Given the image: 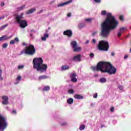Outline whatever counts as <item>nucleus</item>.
<instances>
[{
	"instance_id": "nucleus-11",
	"label": "nucleus",
	"mask_w": 131,
	"mask_h": 131,
	"mask_svg": "<svg viewBox=\"0 0 131 131\" xmlns=\"http://www.w3.org/2000/svg\"><path fill=\"white\" fill-rule=\"evenodd\" d=\"M2 100H3V101H2V104L3 105H8V104H9V101H8V100H9V98H8V96H2Z\"/></svg>"
},
{
	"instance_id": "nucleus-19",
	"label": "nucleus",
	"mask_w": 131,
	"mask_h": 131,
	"mask_svg": "<svg viewBox=\"0 0 131 131\" xmlns=\"http://www.w3.org/2000/svg\"><path fill=\"white\" fill-rule=\"evenodd\" d=\"M35 11H36V8H33L26 12V14L29 15V14H32V13H34V12H35Z\"/></svg>"
},
{
	"instance_id": "nucleus-47",
	"label": "nucleus",
	"mask_w": 131,
	"mask_h": 131,
	"mask_svg": "<svg viewBox=\"0 0 131 131\" xmlns=\"http://www.w3.org/2000/svg\"><path fill=\"white\" fill-rule=\"evenodd\" d=\"M3 19H5V16H2L0 17V20H3Z\"/></svg>"
},
{
	"instance_id": "nucleus-53",
	"label": "nucleus",
	"mask_w": 131,
	"mask_h": 131,
	"mask_svg": "<svg viewBox=\"0 0 131 131\" xmlns=\"http://www.w3.org/2000/svg\"><path fill=\"white\" fill-rule=\"evenodd\" d=\"M2 73H3V71H2V69H0V75H2Z\"/></svg>"
},
{
	"instance_id": "nucleus-23",
	"label": "nucleus",
	"mask_w": 131,
	"mask_h": 131,
	"mask_svg": "<svg viewBox=\"0 0 131 131\" xmlns=\"http://www.w3.org/2000/svg\"><path fill=\"white\" fill-rule=\"evenodd\" d=\"M73 102H74L73 99H72L71 98H69L67 100V103H68V104H69L70 105H71V104H73Z\"/></svg>"
},
{
	"instance_id": "nucleus-14",
	"label": "nucleus",
	"mask_w": 131,
	"mask_h": 131,
	"mask_svg": "<svg viewBox=\"0 0 131 131\" xmlns=\"http://www.w3.org/2000/svg\"><path fill=\"white\" fill-rule=\"evenodd\" d=\"M73 2L72 0H70L68 2H64V3H60L59 4H58L57 5L58 7H64V6H66V5H69V4H71V2Z\"/></svg>"
},
{
	"instance_id": "nucleus-36",
	"label": "nucleus",
	"mask_w": 131,
	"mask_h": 131,
	"mask_svg": "<svg viewBox=\"0 0 131 131\" xmlns=\"http://www.w3.org/2000/svg\"><path fill=\"white\" fill-rule=\"evenodd\" d=\"M118 88L120 91H123V86L119 85L118 86Z\"/></svg>"
},
{
	"instance_id": "nucleus-39",
	"label": "nucleus",
	"mask_w": 131,
	"mask_h": 131,
	"mask_svg": "<svg viewBox=\"0 0 131 131\" xmlns=\"http://www.w3.org/2000/svg\"><path fill=\"white\" fill-rule=\"evenodd\" d=\"M95 3L97 4L101 3V0H94Z\"/></svg>"
},
{
	"instance_id": "nucleus-10",
	"label": "nucleus",
	"mask_w": 131,
	"mask_h": 131,
	"mask_svg": "<svg viewBox=\"0 0 131 131\" xmlns=\"http://www.w3.org/2000/svg\"><path fill=\"white\" fill-rule=\"evenodd\" d=\"M72 60L74 62H80L81 61V55L79 54L73 56Z\"/></svg>"
},
{
	"instance_id": "nucleus-29",
	"label": "nucleus",
	"mask_w": 131,
	"mask_h": 131,
	"mask_svg": "<svg viewBox=\"0 0 131 131\" xmlns=\"http://www.w3.org/2000/svg\"><path fill=\"white\" fill-rule=\"evenodd\" d=\"M84 128H85V125H84L83 124L81 125L79 127L80 130H83V129H84Z\"/></svg>"
},
{
	"instance_id": "nucleus-27",
	"label": "nucleus",
	"mask_w": 131,
	"mask_h": 131,
	"mask_svg": "<svg viewBox=\"0 0 131 131\" xmlns=\"http://www.w3.org/2000/svg\"><path fill=\"white\" fill-rule=\"evenodd\" d=\"M25 9V5H22L17 8L18 11H22Z\"/></svg>"
},
{
	"instance_id": "nucleus-24",
	"label": "nucleus",
	"mask_w": 131,
	"mask_h": 131,
	"mask_svg": "<svg viewBox=\"0 0 131 131\" xmlns=\"http://www.w3.org/2000/svg\"><path fill=\"white\" fill-rule=\"evenodd\" d=\"M50 89H51V87L50 86H45L43 88V91L44 92H48V91H50Z\"/></svg>"
},
{
	"instance_id": "nucleus-17",
	"label": "nucleus",
	"mask_w": 131,
	"mask_h": 131,
	"mask_svg": "<svg viewBox=\"0 0 131 131\" xmlns=\"http://www.w3.org/2000/svg\"><path fill=\"white\" fill-rule=\"evenodd\" d=\"M49 34L48 33H44L43 36L41 37V39L43 41H46L47 40V38H49Z\"/></svg>"
},
{
	"instance_id": "nucleus-3",
	"label": "nucleus",
	"mask_w": 131,
	"mask_h": 131,
	"mask_svg": "<svg viewBox=\"0 0 131 131\" xmlns=\"http://www.w3.org/2000/svg\"><path fill=\"white\" fill-rule=\"evenodd\" d=\"M33 68L40 73L47 72L48 65L43 63V59L41 57L35 58L33 59Z\"/></svg>"
},
{
	"instance_id": "nucleus-21",
	"label": "nucleus",
	"mask_w": 131,
	"mask_h": 131,
	"mask_svg": "<svg viewBox=\"0 0 131 131\" xmlns=\"http://www.w3.org/2000/svg\"><path fill=\"white\" fill-rule=\"evenodd\" d=\"M74 98L75 99H77L78 100H82L83 99V97L82 96L78 94L75 95L74 96Z\"/></svg>"
},
{
	"instance_id": "nucleus-34",
	"label": "nucleus",
	"mask_w": 131,
	"mask_h": 131,
	"mask_svg": "<svg viewBox=\"0 0 131 131\" xmlns=\"http://www.w3.org/2000/svg\"><path fill=\"white\" fill-rule=\"evenodd\" d=\"M71 81L73 82H76V81H77V79L76 78H71Z\"/></svg>"
},
{
	"instance_id": "nucleus-6",
	"label": "nucleus",
	"mask_w": 131,
	"mask_h": 131,
	"mask_svg": "<svg viewBox=\"0 0 131 131\" xmlns=\"http://www.w3.org/2000/svg\"><path fill=\"white\" fill-rule=\"evenodd\" d=\"M8 127V121L7 118L2 115H0V131H4Z\"/></svg>"
},
{
	"instance_id": "nucleus-48",
	"label": "nucleus",
	"mask_w": 131,
	"mask_h": 131,
	"mask_svg": "<svg viewBox=\"0 0 131 131\" xmlns=\"http://www.w3.org/2000/svg\"><path fill=\"white\" fill-rule=\"evenodd\" d=\"M89 42H90V40H87L85 42V45H88V43H89Z\"/></svg>"
},
{
	"instance_id": "nucleus-40",
	"label": "nucleus",
	"mask_w": 131,
	"mask_h": 131,
	"mask_svg": "<svg viewBox=\"0 0 131 131\" xmlns=\"http://www.w3.org/2000/svg\"><path fill=\"white\" fill-rule=\"evenodd\" d=\"M90 58H94V57H95V55L94 54V53H90Z\"/></svg>"
},
{
	"instance_id": "nucleus-41",
	"label": "nucleus",
	"mask_w": 131,
	"mask_h": 131,
	"mask_svg": "<svg viewBox=\"0 0 131 131\" xmlns=\"http://www.w3.org/2000/svg\"><path fill=\"white\" fill-rule=\"evenodd\" d=\"M92 42H93V43L94 45H96V42H97V40L95 39H92Z\"/></svg>"
},
{
	"instance_id": "nucleus-32",
	"label": "nucleus",
	"mask_w": 131,
	"mask_h": 131,
	"mask_svg": "<svg viewBox=\"0 0 131 131\" xmlns=\"http://www.w3.org/2000/svg\"><path fill=\"white\" fill-rule=\"evenodd\" d=\"M71 78H75L76 77V74L73 73L71 74Z\"/></svg>"
},
{
	"instance_id": "nucleus-35",
	"label": "nucleus",
	"mask_w": 131,
	"mask_h": 131,
	"mask_svg": "<svg viewBox=\"0 0 131 131\" xmlns=\"http://www.w3.org/2000/svg\"><path fill=\"white\" fill-rule=\"evenodd\" d=\"M119 19L121 21H124V17H123V15H120Z\"/></svg>"
},
{
	"instance_id": "nucleus-20",
	"label": "nucleus",
	"mask_w": 131,
	"mask_h": 131,
	"mask_svg": "<svg viewBox=\"0 0 131 131\" xmlns=\"http://www.w3.org/2000/svg\"><path fill=\"white\" fill-rule=\"evenodd\" d=\"M61 69L62 71H65L66 70H68V69H69V66L67 65L62 66L61 68Z\"/></svg>"
},
{
	"instance_id": "nucleus-46",
	"label": "nucleus",
	"mask_w": 131,
	"mask_h": 131,
	"mask_svg": "<svg viewBox=\"0 0 131 131\" xmlns=\"http://www.w3.org/2000/svg\"><path fill=\"white\" fill-rule=\"evenodd\" d=\"M1 7H4V6H5V3H4V2L1 3Z\"/></svg>"
},
{
	"instance_id": "nucleus-50",
	"label": "nucleus",
	"mask_w": 131,
	"mask_h": 131,
	"mask_svg": "<svg viewBox=\"0 0 131 131\" xmlns=\"http://www.w3.org/2000/svg\"><path fill=\"white\" fill-rule=\"evenodd\" d=\"M115 55V53L114 52H112L111 55H112L113 57H114Z\"/></svg>"
},
{
	"instance_id": "nucleus-57",
	"label": "nucleus",
	"mask_w": 131,
	"mask_h": 131,
	"mask_svg": "<svg viewBox=\"0 0 131 131\" xmlns=\"http://www.w3.org/2000/svg\"><path fill=\"white\" fill-rule=\"evenodd\" d=\"M30 36H32V34H30Z\"/></svg>"
},
{
	"instance_id": "nucleus-54",
	"label": "nucleus",
	"mask_w": 131,
	"mask_h": 131,
	"mask_svg": "<svg viewBox=\"0 0 131 131\" xmlns=\"http://www.w3.org/2000/svg\"><path fill=\"white\" fill-rule=\"evenodd\" d=\"M93 35H96V34H97V32H94L93 33Z\"/></svg>"
},
{
	"instance_id": "nucleus-31",
	"label": "nucleus",
	"mask_w": 131,
	"mask_h": 131,
	"mask_svg": "<svg viewBox=\"0 0 131 131\" xmlns=\"http://www.w3.org/2000/svg\"><path fill=\"white\" fill-rule=\"evenodd\" d=\"M68 123H67V122H63L60 123V125L62 126H66V125H68Z\"/></svg>"
},
{
	"instance_id": "nucleus-42",
	"label": "nucleus",
	"mask_w": 131,
	"mask_h": 131,
	"mask_svg": "<svg viewBox=\"0 0 131 131\" xmlns=\"http://www.w3.org/2000/svg\"><path fill=\"white\" fill-rule=\"evenodd\" d=\"M127 58H128V55H126L124 56V59L125 60H126V59H127Z\"/></svg>"
},
{
	"instance_id": "nucleus-58",
	"label": "nucleus",
	"mask_w": 131,
	"mask_h": 131,
	"mask_svg": "<svg viewBox=\"0 0 131 131\" xmlns=\"http://www.w3.org/2000/svg\"><path fill=\"white\" fill-rule=\"evenodd\" d=\"M52 3H55V1H52Z\"/></svg>"
},
{
	"instance_id": "nucleus-38",
	"label": "nucleus",
	"mask_w": 131,
	"mask_h": 131,
	"mask_svg": "<svg viewBox=\"0 0 131 131\" xmlns=\"http://www.w3.org/2000/svg\"><path fill=\"white\" fill-rule=\"evenodd\" d=\"M93 98H94L95 99L98 98V94L97 93L94 94L93 95Z\"/></svg>"
},
{
	"instance_id": "nucleus-26",
	"label": "nucleus",
	"mask_w": 131,
	"mask_h": 131,
	"mask_svg": "<svg viewBox=\"0 0 131 131\" xmlns=\"http://www.w3.org/2000/svg\"><path fill=\"white\" fill-rule=\"evenodd\" d=\"M68 93L70 95H72V94H74V90H73V89H69L68 90Z\"/></svg>"
},
{
	"instance_id": "nucleus-49",
	"label": "nucleus",
	"mask_w": 131,
	"mask_h": 131,
	"mask_svg": "<svg viewBox=\"0 0 131 131\" xmlns=\"http://www.w3.org/2000/svg\"><path fill=\"white\" fill-rule=\"evenodd\" d=\"M67 16H68V17H71V13H68V15H67Z\"/></svg>"
},
{
	"instance_id": "nucleus-45",
	"label": "nucleus",
	"mask_w": 131,
	"mask_h": 131,
	"mask_svg": "<svg viewBox=\"0 0 131 131\" xmlns=\"http://www.w3.org/2000/svg\"><path fill=\"white\" fill-rule=\"evenodd\" d=\"M22 45H23V46H25L26 47H27V44L26 42H23L22 43Z\"/></svg>"
},
{
	"instance_id": "nucleus-55",
	"label": "nucleus",
	"mask_w": 131,
	"mask_h": 131,
	"mask_svg": "<svg viewBox=\"0 0 131 131\" xmlns=\"http://www.w3.org/2000/svg\"><path fill=\"white\" fill-rule=\"evenodd\" d=\"M104 127V125H101V128Z\"/></svg>"
},
{
	"instance_id": "nucleus-12",
	"label": "nucleus",
	"mask_w": 131,
	"mask_h": 131,
	"mask_svg": "<svg viewBox=\"0 0 131 131\" xmlns=\"http://www.w3.org/2000/svg\"><path fill=\"white\" fill-rule=\"evenodd\" d=\"M10 38H12V36H8L7 35H3L0 37V41H5V40H9Z\"/></svg>"
},
{
	"instance_id": "nucleus-43",
	"label": "nucleus",
	"mask_w": 131,
	"mask_h": 131,
	"mask_svg": "<svg viewBox=\"0 0 131 131\" xmlns=\"http://www.w3.org/2000/svg\"><path fill=\"white\" fill-rule=\"evenodd\" d=\"M12 113H13V114H16L17 111H16L15 110H13L12 111Z\"/></svg>"
},
{
	"instance_id": "nucleus-44",
	"label": "nucleus",
	"mask_w": 131,
	"mask_h": 131,
	"mask_svg": "<svg viewBox=\"0 0 131 131\" xmlns=\"http://www.w3.org/2000/svg\"><path fill=\"white\" fill-rule=\"evenodd\" d=\"M110 111L111 112H114V107H111L110 109Z\"/></svg>"
},
{
	"instance_id": "nucleus-16",
	"label": "nucleus",
	"mask_w": 131,
	"mask_h": 131,
	"mask_svg": "<svg viewBox=\"0 0 131 131\" xmlns=\"http://www.w3.org/2000/svg\"><path fill=\"white\" fill-rule=\"evenodd\" d=\"M21 79H22V76H17V77L15 80V82L14 83L15 84H18V83H19L20 81H21Z\"/></svg>"
},
{
	"instance_id": "nucleus-15",
	"label": "nucleus",
	"mask_w": 131,
	"mask_h": 131,
	"mask_svg": "<svg viewBox=\"0 0 131 131\" xmlns=\"http://www.w3.org/2000/svg\"><path fill=\"white\" fill-rule=\"evenodd\" d=\"M50 78V76L47 75H41L38 78V80H43L44 79H48Z\"/></svg>"
},
{
	"instance_id": "nucleus-2",
	"label": "nucleus",
	"mask_w": 131,
	"mask_h": 131,
	"mask_svg": "<svg viewBox=\"0 0 131 131\" xmlns=\"http://www.w3.org/2000/svg\"><path fill=\"white\" fill-rule=\"evenodd\" d=\"M91 69L93 71H101L103 73H108L111 75L115 74L117 69L109 62L100 61L98 63L96 67H91Z\"/></svg>"
},
{
	"instance_id": "nucleus-59",
	"label": "nucleus",
	"mask_w": 131,
	"mask_h": 131,
	"mask_svg": "<svg viewBox=\"0 0 131 131\" xmlns=\"http://www.w3.org/2000/svg\"><path fill=\"white\" fill-rule=\"evenodd\" d=\"M130 53H131V49H130Z\"/></svg>"
},
{
	"instance_id": "nucleus-37",
	"label": "nucleus",
	"mask_w": 131,
	"mask_h": 131,
	"mask_svg": "<svg viewBox=\"0 0 131 131\" xmlns=\"http://www.w3.org/2000/svg\"><path fill=\"white\" fill-rule=\"evenodd\" d=\"M85 20L86 21V22H92V19L91 18L85 19Z\"/></svg>"
},
{
	"instance_id": "nucleus-28",
	"label": "nucleus",
	"mask_w": 131,
	"mask_h": 131,
	"mask_svg": "<svg viewBox=\"0 0 131 131\" xmlns=\"http://www.w3.org/2000/svg\"><path fill=\"white\" fill-rule=\"evenodd\" d=\"M83 27H85V24H79L78 25V28L80 29H81V28H83Z\"/></svg>"
},
{
	"instance_id": "nucleus-52",
	"label": "nucleus",
	"mask_w": 131,
	"mask_h": 131,
	"mask_svg": "<svg viewBox=\"0 0 131 131\" xmlns=\"http://www.w3.org/2000/svg\"><path fill=\"white\" fill-rule=\"evenodd\" d=\"M3 77L2 76V75H0V81L3 80Z\"/></svg>"
},
{
	"instance_id": "nucleus-7",
	"label": "nucleus",
	"mask_w": 131,
	"mask_h": 131,
	"mask_svg": "<svg viewBox=\"0 0 131 131\" xmlns=\"http://www.w3.org/2000/svg\"><path fill=\"white\" fill-rule=\"evenodd\" d=\"M98 48L99 51H107L109 50V43L105 40L100 41Z\"/></svg>"
},
{
	"instance_id": "nucleus-56",
	"label": "nucleus",
	"mask_w": 131,
	"mask_h": 131,
	"mask_svg": "<svg viewBox=\"0 0 131 131\" xmlns=\"http://www.w3.org/2000/svg\"><path fill=\"white\" fill-rule=\"evenodd\" d=\"M95 77H97L98 76L97 75H95Z\"/></svg>"
},
{
	"instance_id": "nucleus-9",
	"label": "nucleus",
	"mask_w": 131,
	"mask_h": 131,
	"mask_svg": "<svg viewBox=\"0 0 131 131\" xmlns=\"http://www.w3.org/2000/svg\"><path fill=\"white\" fill-rule=\"evenodd\" d=\"M126 30H127V28L125 27H120L119 30L117 31V35L118 37H120L121 35H122V33L124 32V31H126Z\"/></svg>"
},
{
	"instance_id": "nucleus-8",
	"label": "nucleus",
	"mask_w": 131,
	"mask_h": 131,
	"mask_svg": "<svg viewBox=\"0 0 131 131\" xmlns=\"http://www.w3.org/2000/svg\"><path fill=\"white\" fill-rule=\"evenodd\" d=\"M71 46L72 47L74 52H80L81 51V47L77 46L76 41H72L71 42Z\"/></svg>"
},
{
	"instance_id": "nucleus-33",
	"label": "nucleus",
	"mask_w": 131,
	"mask_h": 131,
	"mask_svg": "<svg viewBox=\"0 0 131 131\" xmlns=\"http://www.w3.org/2000/svg\"><path fill=\"white\" fill-rule=\"evenodd\" d=\"M2 48L3 49H7V48H8V43H4L2 45Z\"/></svg>"
},
{
	"instance_id": "nucleus-30",
	"label": "nucleus",
	"mask_w": 131,
	"mask_h": 131,
	"mask_svg": "<svg viewBox=\"0 0 131 131\" xmlns=\"http://www.w3.org/2000/svg\"><path fill=\"white\" fill-rule=\"evenodd\" d=\"M8 24H6L5 25L2 26L1 28H0V30H4V29H5V28H6V27H7V26H8Z\"/></svg>"
},
{
	"instance_id": "nucleus-22",
	"label": "nucleus",
	"mask_w": 131,
	"mask_h": 131,
	"mask_svg": "<svg viewBox=\"0 0 131 131\" xmlns=\"http://www.w3.org/2000/svg\"><path fill=\"white\" fill-rule=\"evenodd\" d=\"M107 81V79L105 78L102 77L99 79V82L101 83H105Z\"/></svg>"
},
{
	"instance_id": "nucleus-18",
	"label": "nucleus",
	"mask_w": 131,
	"mask_h": 131,
	"mask_svg": "<svg viewBox=\"0 0 131 131\" xmlns=\"http://www.w3.org/2000/svg\"><path fill=\"white\" fill-rule=\"evenodd\" d=\"M15 42H19V38H18V37H15L14 40H11L10 41V45H15Z\"/></svg>"
},
{
	"instance_id": "nucleus-5",
	"label": "nucleus",
	"mask_w": 131,
	"mask_h": 131,
	"mask_svg": "<svg viewBox=\"0 0 131 131\" xmlns=\"http://www.w3.org/2000/svg\"><path fill=\"white\" fill-rule=\"evenodd\" d=\"M35 49L33 45H29L28 47H26V48L23 50L20 53L19 55H23L25 54L26 55H30L32 56L35 54Z\"/></svg>"
},
{
	"instance_id": "nucleus-13",
	"label": "nucleus",
	"mask_w": 131,
	"mask_h": 131,
	"mask_svg": "<svg viewBox=\"0 0 131 131\" xmlns=\"http://www.w3.org/2000/svg\"><path fill=\"white\" fill-rule=\"evenodd\" d=\"M64 35H67L69 37H71L72 36V31L70 30H68L63 32Z\"/></svg>"
},
{
	"instance_id": "nucleus-25",
	"label": "nucleus",
	"mask_w": 131,
	"mask_h": 131,
	"mask_svg": "<svg viewBox=\"0 0 131 131\" xmlns=\"http://www.w3.org/2000/svg\"><path fill=\"white\" fill-rule=\"evenodd\" d=\"M24 67H25L24 64L19 65L18 66L17 69H18V70H22V69H24Z\"/></svg>"
},
{
	"instance_id": "nucleus-51",
	"label": "nucleus",
	"mask_w": 131,
	"mask_h": 131,
	"mask_svg": "<svg viewBox=\"0 0 131 131\" xmlns=\"http://www.w3.org/2000/svg\"><path fill=\"white\" fill-rule=\"evenodd\" d=\"M42 12H43V10H41L39 12H38L37 14H40V13H42Z\"/></svg>"
},
{
	"instance_id": "nucleus-4",
	"label": "nucleus",
	"mask_w": 131,
	"mask_h": 131,
	"mask_svg": "<svg viewBox=\"0 0 131 131\" xmlns=\"http://www.w3.org/2000/svg\"><path fill=\"white\" fill-rule=\"evenodd\" d=\"M23 18H24V13L16 14L15 15V23L19 24L21 28H25V27H26L28 25V24H27V21H26V20H23Z\"/></svg>"
},
{
	"instance_id": "nucleus-1",
	"label": "nucleus",
	"mask_w": 131,
	"mask_h": 131,
	"mask_svg": "<svg viewBox=\"0 0 131 131\" xmlns=\"http://www.w3.org/2000/svg\"><path fill=\"white\" fill-rule=\"evenodd\" d=\"M101 16H106L104 21L101 24V35L107 38L109 37L111 31L115 30L119 25V22L112 13L103 10L101 13Z\"/></svg>"
}]
</instances>
